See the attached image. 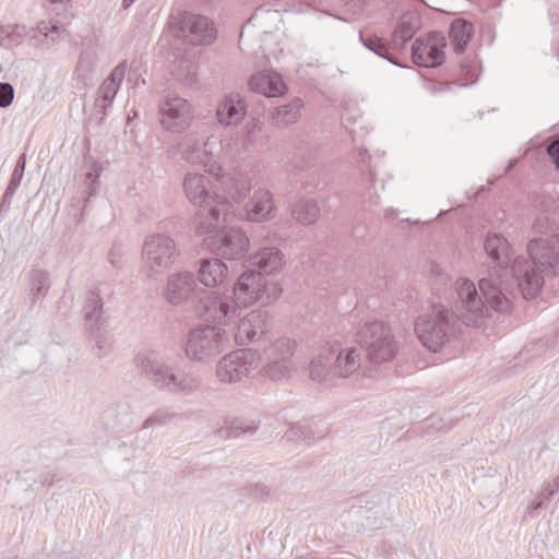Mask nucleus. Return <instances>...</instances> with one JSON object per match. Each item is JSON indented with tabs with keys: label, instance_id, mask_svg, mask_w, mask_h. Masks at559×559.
I'll list each match as a JSON object with an SVG mask.
<instances>
[{
	"label": "nucleus",
	"instance_id": "obj_8",
	"mask_svg": "<svg viewBox=\"0 0 559 559\" xmlns=\"http://www.w3.org/2000/svg\"><path fill=\"white\" fill-rule=\"evenodd\" d=\"M455 319L443 305L433 304L428 312L415 321V333L431 352L440 350L454 333Z\"/></svg>",
	"mask_w": 559,
	"mask_h": 559
},
{
	"label": "nucleus",
	"instance_id": "obj_17",
	"mask_svg": "<svg viewBox=\"0 0 559 559\" xmlns=\"http://www.w3.org/2000/svg\"><path fill=\"white\" fill-rule=\"evenodd\" d=\"M160 123L170 132L187 130L193 119L191 104L181 97H169L159 105Z\"/></svg>",
	"mask_w": 559,
	"mask_h": 559
},
{
	"label": "nucleus",
	"instance_id": "obj_45",
	"mask_svg": "<svg viewBox=\"0 0 559 559\" xmlns=\"http://www.w3.org/2000/svg\"><path fill=\"white\" fill-rule=\"evenodd\" d=\"M23 176L11 174L9 183L0 201V212H7L12 203L13 197L21 185Z\"/></svg>",
	"mask_w": 559,
	"mask_h": 559
},
{
	"label": "nucleus",
	"instance_id": "obj_49",
	"mask_svg": "<svg viewBox=\"0 0 559 559\" xmlns=\"http://www.w3.org/2000/svg\"><path fill=\"white\" fill-rule=\"evenodd\" d=\"M462 73L469 75L465 80L466 82L463 83V85L474 84L477 82L478 76L474 71H476V62L474 60H465L461 64Z\"/></svg>",
	"mask_w": 559,
	"mask_h": 559
},
{
	"label": "nucleus",
	"instance_id": "obj_38",
	"mask_svg": "<svg viewBox=\"0 0 559 559\" xmlns=\"http://www.w3.org/2000/svg\"><path fill=\"white\" fill-rule=\"evenodd\" d=\"M178 414L168 406H162L152 412L141 425V430L163 428L171 424Z\"/></svg>",
	"mask_w": 559,
	"mask_h": 559
},
{
	"label": "nucleus",
	"instance_id": "obj_13",
	"mask_svg": "<svg viewBox=\"0 0 559 559\" xmlns=\"http://www.w3.org/2000/svg\"><path fill=\"white\" fill-rule=\"evenodd\" d=\"M173 34L193 45H210L216 36V28L209 17L189 11H178L168 22Z\"/></svg>",
	"mask_w": 559,
	"mask_h": 559
},
{
	"label": "nucleus",
	"instance_id": "obj_54",
	"mask_svg": "<svg viewBox=\"0 0 559 559\" xmlns=\"http://www.w3.org/2000/svg\"><path fill=\"white\" fill-rule=\"evenodd\" d=\"M69 0H45L47 10L56 12L57 15H61L67 11Z\"/></svg>",
	"mask_w": 559,
	"mask_h": 559
},
{
	"label": "nucleus",
	"instance_id": "obj_28",
	"mask_svg": "<svg viewBox=\"0 0 559 559\" xmlns=\"http://www.w3.org/2000/svg\"><path fill=\"white\" fill-rule=\"evenodd\" d=\"M297 348V342L289 337H278L263 350L265 359H275L278 361L287 362L289 367L296 369V362L293 356Z\"/></svg>",
	"mask_w": 559,
	"mask_h": 559
},
{
	"label": "nucleus",
	"instance_id": "obj_36",
	"mask_svg": "<svg viewBox=\"0 0 559 559\" xmlns=\"http://www.w3.org/2000/svg\"><path fill=\"white\" fill-rule=\"evenodd\" d=\"M260 366L262 374L273 381L289 379L296 370L295 368L289 367L287 362L275 359H265L264 355Z\"/></svg>",
	"mask_w": 559,
	"mask_h": 559
},
{
	"label": "nucleus",
	"instance_id": "obj_46",
	"mask_svg": "<svg viewBox=\"0 0 559 559\" xmlns=\"http://www.w3.org/2000/svg\"><path fill=\"white\" fill-rule=\"evenodd\" d=\"M307 429H308V426L305 424H301V423L293 424L286 430L284 438L287 441H295V440H301V439L306 440V439H308Z\"/></svg>",
	"mask_w": 559,
	"mask_h": 559
},
{
	"label": "nucleus",
	"instance_id": "obj_10",
	"mask_svg": "<svg viewBox=\"0 0 559 559\" xmlns=\"http://www.w3.org/2000/svg\"><path fill=\"white\" fill-rule=\"evenodd\" d=\"M63 31L59 21H40L36 26L24 23L0 22V46L14 49L26 40L35 44L56 41Z\"/></svg>",
	"mask_w": 559,
	"mask_h": 559
},
{
	"label": "nucleus",
	"instance_id": "obj_12",
	"mask_svg": "<svg viewBox=\"0 0 559 559\" xmlns=\"http://www.w3.org/2000/svg\"><path fill=\"white\" fill-rule=\"evenodd\" d=\"M358 342L366 349L368 359L373 364L392 360L397 345L391 330L382 322L365 324L358 332Z\"/></svg>",
	"mask_w": 559,
	"mask_h": 559
},
{
	"label": "nucleus",
	"instance_id": "obj_19",
	"mask_svg": "<svg viewBox=\"0 0 559 559\" xmlns=\"http://www.w3.org/2000/svg\"><path fill=\"white\" fill-rule=\"evenodd\" d=\"M270 329V316L266 311L251 310L238 320L234 331L237 345L243 346L260 341Z\"/></svg>",
	"mask_w": 559,
	"mask_h": 559
},
{
	"label": "nucleus",
	"instance_id": "obj_21",
	"mask_svg": "<svg viewBox=\"0 0 559 559\" xmlns=\"http://www.w3.org/2000/svg\"><path fill=\"white\" fill-rule=\"evenodd\" d=\"M126 72L127 63L123 61L115 67L109 76L98 87L95 108L99 114H102V116H105L106 110L111 107L117 92L126 76Z\"/></svg>",
	"mask_w": 559,
	"mask_h": 559
},
{
	"label": "nucleus",
	"instance_id": "obj_20",
	"mask_svg": "<svg viewBox=\"0 0 559 559\" xmlns=\"http://www.w3.org/2000/svg\"><path fill=\"white\" fill-rule=\"evenodd\" d=\"M198 289V281L190 271L170 274L164 289V298L171 306H180L190 300Z\"/></svg>",
	"mask_w": 559,
	"mask_h": 559
},
{
	"label": "nucleus",
	"instance_id": "obj_33",
	"mask_svg": "<svg viewBox=\"0 0 559 559\" xmlns=\"http://www.w3.org/2000/svg\"><path fill=\"white\" fill-rule=\"evenodd\" d=\"M474 32L473 24L464 19H455L451 23L449 36L456 53H463Z\"/></svg>",
	"mask_w": 559,
	"mask_h": 559
},
{
	"label": "nucleus",
	"instance_id": "obj_39",
	"mask_svg": "<svg viewBox=\"0 0 559 559\" xmlns=\"http://www.w3.org/2000/svg\"><path fill=\"white\" fill-rule=\"evenodd\" d=\"M416 28L415 19L412 15H404L392 34L391 45L396 49L403 48L405 43L413 38Z\"/></svg>",
	"mask_w": 559,
	"mask_h": 559
},
{
	"label": "nucleus",
	"instance_id": "obj_30",
	"mask_svg": "<svg viewBox=\"0 0 559 559\" xmlns=\"http://www.w3.org/2000/svg\"><path fill=\"white\" fill-rule=\"evenodd\" d=\"M103 306V298L97 289H92L86 294L83 306L85 329L106 324Z\"/></svg>",
	"mask_w": 559,
	"mask_h": 559
},
{
	"label": "nucleus",
	"instance_id": "obj_5",
	"mask_svg": "<svg viewBox=\"0 0 559 559\" xmlns=\"http://www.w3.org/2000/svg\"><path fill=\"white\" fill-rule=\"evenodd\" d=\"M134 366L158 390L190 396L200 390V381L190 372L170 365L155 349H142L133 358Z\"/></svg>",
	"mask_w": 559,
	"mask_h": 559
},
{
	"label": "nucleus",
	"instance_id": "obj_14",
	"mask_svg": "<svg viewBox=\"0 0 559 559\" xmlns=\"http://www.w3.org/2000/svg\"><path fill=\"white\" fill-rule=\"evenodd\" d=\"M203 247L218 258L237 261L248 253L250 239L241 228L229 227L205 237Z\"/></svg>",
	"mask_w": 559,
	"mask_h": 559
},
{
	"label": "nucleus",
	"instance_id": "obj_3",
	"mask_svg": "<svg viewBox=\"0 0 559 559\" xmlns=\"http://www.w3.org/2000/svg\"><path fill=\"white\" fill-rule=\"evenodd\" d=\"M210 179L201 173L188 171L182 181L186 198L193 205L202 207L197 216L195 233L199 236L217 231L223 224L236 217L234 205L224 195L210 189Z\"/></svg>",
	"mask_w": 559,
	"mask_h": 559
},
{
	"label": "nucleus",
	"instance_id": "obj_40",
	"mask_svg": "<svg viewBox=\"0 0 559 559\" xmlns=\"http://www.w3.org/2000/svg\"><path fill=\"white\" fill-rule=\"evenodd\" d=\"M293 216L304 225H311L319 218L320 209L314 200L302 199L295 204Z\"/></svg>",
	"mask_w": 559,
	"mask_h": 559
},
{
	"label": "nucleus",
	"instance_id": "obj_47",
	"mask_svg": "<svg viewBox=\"0 0 559 559\" xmlns=\"http://www.w3.org/2000/svg\"><path fill=\"white\" fill-rule=\"evenodd\" d=\"M559 490V479L556 478L552 481L545 483L537 495L538 498H542L546 503L550 501L554 495Z\"/></svg>",
	"mask_w": 559,
	"mask_h": 559
},
{
	"label": "nucleus",
	"instance_id": "obj_55",
	"mask_svg": "<svg viewBox=\"0 0 559 559\" xmlns=\"http://www.w3.org/2000/svg\"><path fill=\"white\" fill-rule=\"evenodd\" d=\"M344 2L355 15L361 14L369 5V0H344Z\"/></svg>",
	"mask_w": 559,
	"mask_h": 559
},
{
	"label": "nucleus",
	"instance_id": "obj_50",
	"mask_svg": "<svg viewBox=\"0 0 559 559\" xmlns=\"http://www.w3.org/2000/svg\"><path fill=\"white\" fill-rule=\"evenodd\" d=\"M178 79L182 80L187 85H192L197 82V71L193 63L188 62L185 64V71L177 74Z\"/></svg>",
	"mask_w": 559,
	"mask_h": 559
},
{
	"label": "nucleus",
	"instance_id": "obj_4",
	"mask_svg": "<svg viewBox=\"0 0 559 559\" xmlns=\"http://www.w3.org/2000/svg\"><path fill=\"white\" fill-rule=\"evenodd\" d=\"M219 144L215 136H205L198 133H189L181 143L182 159L191 165H199L206 173L214 176L221 182L225 192L236 202L245 200L248 192L242 179H234L231 175H224L217 163Z\"/></svg>",
	"mask_w": 559,
	"mask_h": 559
},
{
	"label": "nucleus",
	"instance_id": "obj_22",
	"mask_svg": "<svg viewBox=\"0 0 559 559\" xmlns=\"http://www.w3.org/2000/svg\"><path fill=\"white\" fill-rule=\"evenodd\" d=\"M285 262V254L275 246L262 247L248 258L249 265L258 269L264 276L277 274Z\"/></svg>",
	"mask_w": 559,
	"mask_h": 559
},
{
	"label": "nucleus",
	"instance_id": "obj_59",
	"mask_svg": "<svg viewBox=\"0 0 559 559\" xmlns=\"http://www.w3.org/2000/svg\"><path fill=\"white\" fill-rule=\"evenodd\" d=\"M368 173H369L370 180L374 181V179H376V171H374V168L371 167L369 164H368Z\"/></svg>",
	"mask_w": 559,
	"mask_h": 559
},
{
	"label": "nucleus",
	"instance_id": "obj_15",
	"mask_svg": "<svg viewBox=\"0 0 559 559\" xmlns=\"http://www.w3.org/2000/svg\"><path fill=\"white\" fill-rule=\"evenodd\" d=\"M231 177L236 180L242 179L246 182L248 191L253 189V194L243 206L245 219L252 223H262L271 221L275 217L276 206L273 200V195L269 189H266L264 186L257 187L255 183H252L251 181L248 182V180L240 175H231ZM247 197H245V199Z\"/></svg>",
	"mask_w": 559,
	"mask_h": 559
},
{
	"label": "nucleus",
	"instance_id": "obj_58",
	"mask_svg": "<svg viewBox=\"0 0 559 559\" xmlns=\"http://www.w3.org/2000/svg\"><path fill=\"white\" fill-rule=\"evenodd\" d=\"M25 166H26V156H25V154H21L16 160L15 167L12 173L24 176Z\"/></svg>",
	"mask_w": 559,
	"mask_h": 559
},
{
	"label": "nucleus",
	"instance_id": "obj_57",
	"mask_svg": "<svg viewBox=\"0 0 559 559\" xmlns=\"http://www.w3.org/2000/svg\"><path fill=\"white\" fill-rule=\"evenodd\" d=\"M353 158L357 164H362L370 160V156L367 154V151L360 147L355 150Z\"/></svg>",
	"mask_w": 559,
	"mask_h": 559
},
{
	"label": "nucleus",
	"instance_id": "obj_53",
	"mask_svg": "<svg viewBox=\"0 0 559 559\" xmlns=\"http://www.w3.org/2000/svg\"><path fill=\"white\" fill-rule=\"evenodd\" d=\"M546 508V502L537 496L532 500L526 509V515L531 519H535L539 515L542 509Z\"/></svg>",
	"mask_w": 559,
	"mask_h": 559
},
{
	"label": "nucleus",
	"instance_id": "obj_42",
	"mask_svg": "<svg viewBox=\"0 0 559 559\" xmlns=\"http://www.w3.org/2000/svg\"><path fill=\"white\" fill-rule=\"evenodd\" d=\"M359 38L367 49L379 57L389 60L391 63L397 64L389 53V46L380 37L360 32Z\"/></svg>",
	"mask_w": 559,
	"mask_h": 559
},
{
	"label": "nucleus",
	"instance_id": "obj_32",
	"mask_svg": "<svg viewBox=\"0 0 559 559\" xmlns=\"http://www.w3.org/2000/svg\"><path fill=\"white\" fill-rule=\"evenodd\" d=\"M86 332L92 343V350L97 357L103 358L111 353L114 338L107 329V324L86 329Z\"/></svg>",
	"mask_w": 559,
	"mask_h": 559
},
{
	"label": "nucleus",
	"instance_id": "obj_6",
	"mask_svg": "<svg viewBox=\"0 0 559 559\" xmlns=\"http://www.w3.org/2000/svg\"><path fill=\"white\" fill-rule=\"evenodd\" d=\"M229 334L221 325L198 324L192 328L185 340L186 357L195 364H211L229 347Z\"/></svg>",
	"mask_w": 559,
	"mask_h": 559
},
{
	"label": "nucleus",
	"instance_id": "obj_52",
	"mask_svg": "<svg viewBox=\"0 0 559 559\" xmlns=\"http://www.w3.org/2000/svg\"><path fill=\"white\" fill-rule=\"evenodd\" d=\"M257 430V426L253 424H245L243 421L237 420L233 423L231 436L238 437L240 433H253Z\"/></svg>",
	"mask_w": 559,
	"mask_h": 559
},
{
	"label": "nucleus",
	"instance_id": "obj_18",
	"mask_svg": "<svg viewBox=\"0 0 559 559\" xmlns=\"http://www.w3.org/2000/svg\"><path fill=\"white\" fill-rule=\"evenodd\" d=\"M199 308L207 319L225 325L240 310L233 296L218 292H206L199 299Z\"/></svg>",
	"mask_w": 559,
	"mask_h": 559
},
{
	"label": "nucleus",
	"instance_id": "obj_23",
	"mask_svg": "<svg viewBox=\"0 0 559 559\" xmlns=\"http://www.w3.org/2000/svg\"><path fill=\"white\" fill-rule=\"evenodd\" d=\"M227 264L217 255L199 262L197 281L206 288L219 287L228 277Z\"/></svg>",
	"mask_w": 559,
	"mask_h": 559
},
{
	"label": "nucleus",
	"instance_id": "obj_9",
	"mask_svg": "<svg viewBox=\"0 0 559 559\" xmlns=\"http://www.w3.org/2000/svg\"><path fill=\"white\" fill-rule=\"evenodd\" d=\"M278 282L267 280L261 272L247 270L242 272L233 286V297L240 308H249L254 304L266 305L282 295Z\"/></svg>",
	"mask_w": 559,
	"mask_h": 559
},
{
	"label": "nucleus",
	"instance_id": "obj_48",
	"mask_svg": "<svg viewBox=\"0 0 559 559\" xmlns=\"http://www.w3.org/2000/svg\"><path fill=\"white\" fill-rule=\"evenodd\" d=\"M14 98V88L10 83H0V107H9Z\"/></svg>",
	"mask_w": 559,
	"mask_h": 559
},
{
	"label": "nucleus",
	"instance_id": "obj_26",
	"mask_svg": "<svg viewBox=\"0 0 559 559\" xmlns=\"http://www.w3.org/2000/svg\"><path fill=\"white\" fill-rule=\"evenodd\" d=\"M249 86L253 92L266 97H277L285 91L281 75L272 71L254 73L249 80Z\"/></svg>",
	"mask_w": 559,
	"mask_h": 559
},
{
	"label": "nucleus",
	"instance_id": "obj_63",
	"mask_svg": "<svg viewBox=\"0 0 559 559\" xmlns=\"http://www.w3.org/2000/svg\"><path fill=\"white\" fill-rule=\"evenodd\" d=\"M2 71V66L0 64V72Z\"/></svg>",
	"mask_w": 559,
	"mask_h": 559
},
{
	"label": "nucleus",
	"instance_id": "obj_31",
	"mask_svg": "<svg viewBox=\"0 0 559 559\" xmlns=\"http://www.w3.org/2000/svg\"><path fill=\"white\" fill-rule=\"evenodd\" d=\"M334 357V349L332 347H324L321 352L311 359L309 366L310 378L319 383H326L329 374L332 372L331 361Z\"/></svg>",
	"mask_w": 559,
	"mask_h": 559
},
{
	"label": "nucleus",
	"instance_id": "obj_27",
	"mask_svg": "<svg viewBox=\"0 0 559 559\" xmlns=\"http://www.w3.org/2000/svg\"><path fill=\"white\" fill-rule=\"evenodd\" d=\"M332 373L340 378H347L360 367V353L355 347H346L337 353L334 350Z\"/></svg>",
	"mask_w": 559,
	"mask_h": 559
},
{
	"label": "nucleus",
	"instance_id": "obj_1",
	"mask_svg": "<svg viewBox=\"0 0 559 559\" xmlns=\"http://www.w3.org/2000/svg\"><path fill=\"white\" fill-rule=\"evenodd\" d=\"M478 286L481 294L472 280L461 277L454 284L452 311L467 326H477L483 322L488 313L485 300L492 309L506 312L510 308L508 294L519 290L513 278L503 281L496 272L480 278Z\"/></svg>",
	"mask_w": 559,
	"mask_h": 559
},
{
	"label": "nucleus",
	"instance_id": "obj_44",
	"mask_svg": "<svg viewBox=\"0 0 559 559\" xmlns=\"http://www.w3.org/2000/svg\"><path fill=\"white\" fill-rule=\"evenodd\" d=\"M280 21L278 11H271L264 8H259L254 11L251 17L248 20L247 24L243 26V29H247L249 25L253 26H262L264 22H277ZM243 32L240 34V38H242Z\"/></svg>",
	"mask_w": 559,
	"mask_h": 559
},
{
	"label": "nucleus",
	"instance_id": "obj_43",
	"mask_svg": "<svg viewBox=\"0 0 559 559\" xmlns=\"http://www.w3.org/2000/svg\"><path fill=\"white\" fill-rule=\"evenodd\" d=\"M262 131L260 119L252 117L242 127L239 141L242 147L248 148L255 144L258 134Z\"/></svg>",
	"mask_w": 559,
	"mask_h": 559
},
{
	"label": "nucleus",
	"instance_id": "obj_62",
	"mask_svg": "<svg viewBox=\"0 0 559 559\" xmlns=\"http://www.w3.org/2000/svg\"><path fill=\"white\" fill-rule=\"evenodd\" d=\"M385 215L386 216H391V215L393 216L394 215V211L393 210H386L385 211Z\"/></svg>",
	"mask_w": 559,
	"mask_h": 559
},
{
	"label": "nucleus",
	"instance_id": "obj_51",
	"mask_svg": "<svg viewBox=\"0 0 559 559\" xmlns=\"http://www.w3.org/2000/svg\"><path fill=\"white\" fill-rule=\"evenodd\" d=\"M124 255V251L122 246L114 245L108 253V262L115 266L119 267L122 262V258Z\"/></svg>",
	"mask_w": 559,
	"mask_h": 559
},
{
	"label": "nucleus",
	"instance_id": "obj_56",
	"mask_svg": "<svg viewBox=\"0 0 559 559\" xmlns=\"http://www.w3.org/2000/svg\"><path fill=\"white\" fill-rule=\"evenodd\" d=\"M547 153L559 169V139L548 145Z\"/></svg>",
	"mask_w": 559,
	"mask_h": 559
},
{
	"label": "nucleus",
	"instance_id": "obj_24",
	"mask_svg": "<svg viewBox=\"0 0 559 559\" xmlns=\"http://www.w3.org/2000/svg\"><path fill=\"white\" fill-rule=\"evenodd\" d=\"M484 248L489 259L500 269L499 273L497 271L495 272L500 275V278L502 280V274L500 273H509L507 266L511 259V246L508 239L501 234L488 233L484 242Z\"/></svg>",
	"mask_w": 559,
	"mask_h": 559
},
{
	"label": "nucleus",
	"instance_id": "obj_11",
	"mask_svg": "<svg viewBox=\"0 0 559 559\" xmlns=\"http://www.w3.org/2000/svg\"><path fill=\"white\" fill-rule=\"evenodd\" d=\"M262 356L254 348H238L222 356L215 365V378L222 384L239 383L257 370Z\"/></svg>",
	"mask_w": 559,
	"mask_h": 559
},
{
	"label": "nucleus",
	"instance_id": "obj_61",
	"mask_svg": "<svg viewBox=\"0 0 559 559\" xmlns=\"http://www.w3.org/2000/svg\"><path fill=\"white\" fill-rule=\"evenodd\" d=\"M429 420L431 421V426H436V429H441L442 427L437 426V417H430Z\"/></svg>",
	"mask_w": 559,
	"mask_h": 559
},
{
	"label": "nucleus",
	"instance_id": "obj_29",
	"mask_svg": "<svg viewBox=\"0 0 559 559\" xmlns=\"http://www.w3.org/2000/svg\"><path fill=\"white\" fill-rule=\"evenodd\" d=\"M97 57V50L93 47L82 50L74 71V80L82 86L92 84L96 73Z\"/></svg>",
	"mask_w": 559,
	"mask_h": 559
},
{
	"label": "nucleus",
	"instance_id": "obj_35",
	"mask_svg": "<svg viewBox=\"0 0 559 559\" xmlns=\"http://www.w3.org/2000/svg\"><path fill=\"white\" fill-rule=\"evenodd\" d=\"M27 286L34 299H43L50 289L49 275L45 270L32 269L27 273Z\"/></svg>",
	"mask_w": 559,
	"mask_h": 559
},
{
	"label": "nucleus",
	"instance_id": "obj_60",
	"mask_svg": "<svg viewBox=\"0 0 559 559\" xmlns=\"http://www.w3.org/2000/svg\"><path fill=\"white\" fill-rule=\"evenodd\" d=\"M136 0H122V8L128 9L130 8Z\"/></svg>",
	"mask_w": 559,
	"mask_h": 559
},
{
	"label": "nucleus",
	"instance_id": "obj_7",
	"mask_svg": "<svg viewBox=\"0 0 559 559\" xmlns=\"http://www.w3.org/2000/svg\"><path fill=\"white\" fill-rule=\"evenodd\" d=\"M179 258L180 249L173 237L163 233L152 234L142 245V273L148 280H157L166 274Z\"/></svg>",
	"mask_w": 559,
	"mask_h": 559
},
{
	"label": "nucleus",
	"instance_id": "obj_37",
	"mask_svg": "<svg viewBox=\"0 0 559 559\" xmlns=\"http://www.w3.org/2000/svg\"><path fill=\"white\" fill-rule=\"evenodd\" d=\"M100 166L96 163H93L91 167L85 171L81 195L75 199L78 204H81V202L86 204L90 198H92L97 192L99 187L98 179L100 176Z\"/></svg>",
	"mask_w": 559,
	"mask_h": 559
},
{
	"label": "nucleus",
	"instance_id": "obj_41",
	"mask_svg": "<svg viewBox=\"0 0 559 559\" xmlns=\"http://www.w3.org/2000/svg\"><path fill=\"white\" fill-rule=\"evenodd\" d=\"M533 230L534 233L545 235L546 237L558 234L559 222L555 211L552 209H545L540 211L533 223Z\"/></svg>",
	"mask_w": 559,
	"mask_h": 559
},
{
	"label": "nucleus",
	"instance_id": "obj_2",
	"mask_svg": "<svg viewBox=\"0 0 559 559\" xmlns=\"http://www.w3.org/2000/svg\"><path fill=\"white\" fill-rule=\"evenodd\" d=\"M526 251L530 259L516 257L511 274L523 298L532 299L543 287L545 273L559 271V234L530 240Z\"/></svg>",
	"mask_w": 559,
	"mask_h": 559
},
{
	"label": "nucleus",
	"instance_id": "obj_25",
	"mask_svg": "<svg viewBox=\"0 0 559 559\" xmlns=\"http://www.w3.org/2000/svg\"><path fill=\"white\" fill-rule=\"evenodd\" d=\"M247 114V103L240 94L224 97L216 109V117L223 126L238 124Z\"/></svg>",
	"mask_w": 559,
	"mask_h": 559
},
{
	"label": "nucleus",
	"instance_id": "obj_34",
	"mask_svg": "<svg viewBox=\"0 0 559 559\" xmlns=\"http://www.w3.org/2000/svg\"><path fill=\"white\" fill-rule=\"evenodd\" d=\"M304 102L299 97H295L290 103L275 108L271 115V119L275 126L286 127L296 123L300 117V110Z\"/></svg>",
	"mask_w": 559,
	"mask_h": 559
},
{
	"label": "nucleus",
	"instance_id": "obj_16",
	"mask_svg": "<svg viewBox=\"0 0 559 559\" xmlns=\"http://www.w3.org/2000/svg\"><path fill=\"white\" fill-rule=\"evenodd\" d=\"M445 37L438 32L416 38L412 46V59L415 64L435 68L444 61Z\"/></svg>",
	"mask_w": 559,
	"mask_h": 559
}]
</instances>
